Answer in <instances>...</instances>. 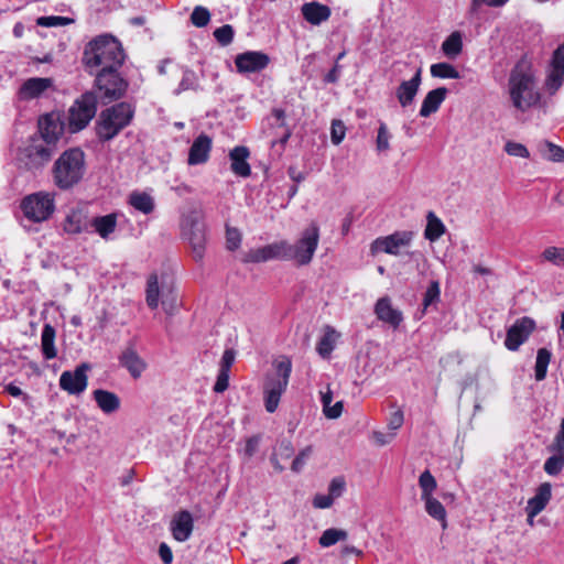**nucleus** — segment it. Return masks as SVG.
Segmentation results:
<instances>
[{
    "mask_svg": "<svg viewBox=\"0 0 564 564\" xmlns=\"http://www.w3.org/2000/svg\"><path fill=\"white\" fill-rule=\"evenodd\" d=\"M126 57L121 42L108 33L93 37L85 45L82 64L95 77L94 85L104 100H119L126 95L129 83L120 73Z\"/></svg>",
    "mask_w": 564,
    "mask_h": 564,
    "instance_id": "obj_1",
    "label": "nucleus"
},
{
    "mask_svg": "<svg viewBox=\"0 0 564 564\" xmlns=\"http://www.w3.org/2000/svg\"><path fill=\"white\" fill-rule=\"evenodd\" d=\"M37 128L41 140H32L20 150L19 161L32 170L47 162L57 141L67 132L66 113L53 110L39 117Z\"/></svg>",
    "mask_w": 564,
    "mask_h": 564,
    "instance_id": "obj_2",
    "label": "nucleus"
},
{
    "mask_svg": "<svg viewBox=\"0 0 564 564\" xmlns=\"http://www.w3.org/2000/svg\"><path fill=\"white\" fill-rule=\"evenodd\" d=\"M509 94L513 107L521 111H527L540 101L532 66L525 57L519 59L510 73Z\"/></svg>",
    "mask_w": 564,
    "mask_h": 564,
    "instance_id": "obj_3",
    "label": "nucleus"
},
{
    "mask_svg": "<svg viewBox=\"0 0 564 564\" xmlns=\"http://www.w3.org/2000/svg\"><path fill=\"white\" fill-rule=\"evenodd\" d=\"M182 237L189 243L195 261H202L206 251V226L203 210L197 204H189L181 214Z\"/></svg>",
    "mask_w": 564,
    "mask_h": 564,
    "instance_id": "obj_4",
    "label": "nucleus"
},
{
    "mask_svg": "<svg viewBox=\"0 0 564 564\" xmlns=\"http://www.w3.org/2000/svg\"><path fill=\"white\" fill-rule=\"evenodd\" d=\"M134 107L127 101H120L101 110L96 122V134L101 142L115 139L134 117Z\"/></svg>",
    "mask_w": 564,
    "mask_h": 564,
    "instance_id": "obj_5",
    "label": "nucleus"
},
{
    "mask_svg": "<svg viewBox=\"0 0 564 564\" xmlns=\"http://www.w3.org/2000/svg\"><path fill=\"white\" fill-rule=\"evenodd\" d=\"M97 111V98L93 93L78 97L66 113L67 132L70 134L84 130Z\"/></svg>",
    "mask_w": 564,
    "mask_h": 564,
    "instance_id": "obj_6",
    "label": "nucleus"
},
{
    "mask_svg": "<svg viewBox=\"0 0 564 564\" xmlns=\"http://www.w3.org/2000/svg\"><path fill=\"white\" fill-rule=\"evenodd\" d=\"M275 378L270 379L264 386V405L269 413H273L279 405L282 393L285 391L292 371V362L283 358L274 364Z\"/></svg>",
    "mask_w": 564,
    "mask_h": 564,
    "instance_id": "obj_7",
    "label": "nucleus"
},
{
    "mask_svg": "<svg viewBox=\"0 0 564 564\" xmlns=\"http://www.w3.org/2000/svg\"><path fill=\"white\" fill-rule=\"evenodd\" d=\"M24 217L32 223H43L55 212L54 195L47 192H36L26 195L20 204Z\"/></svg>",
    "mask_w": 564,
    "mask_h": 564,
    "instance_id": "obj_8",
    "label": "nucleus"
},
{
    "mask_svg": "<svg viewBox=\"0 0 564 564\" xmlns=\"http://www.w3.org/2000/svg\"><path fill=\"white\" fill-rule=\"evenodd\" d=\"M319 241V227L316 223L302 231L301 238L295 242H290V261L293 260L297 265H307L311 263Z\"/></svg>",
    "mask_w": 564,
    "mask_h": 564,
    "instance_id": "obj_9",
    "label": "nucleus"
},
{
    "mask_svg": "<svg viewBox=\"0 0 564 564\" xmlns=\"http://www.w3.org/2000/svg\"><path fill=\"white\" fill-rule=\"evenodd\" d=\"M86 169L85 153L79 148L65 150L55 161L54 176H83Z\"/></svg>",
    "mask_w": 564,
    "mask_h": 564,
    "instance_id": "obj_10",
    "label": "nucleus"
},
{
    "mask_svg": "<svg viewBox=\"0 0 564 564\" xmlns=\"http://www.w3.org/2000/svg\"><path fill=\"white\" fill-rule=\"evenodd\" d=\"M290 242L288 240H279L257 249H250L245 253L242 262L260 263L270 260L290 261Z\"/></svg>",
    "mask_w": 564,
    "mask_h": 564,
    "instance_id": "obj_11",
    "label": "nucleus"
},
{
    "mask_svg": "<svg viewBox=\"0 0 564 564\" xmlns=\"http://www.w3.org/2000/svg\"><path fill=\"white\" fill-rule=\"evenodd\" d=\"M536 327L535 321L529 316L518 318L507 330L505 346L510 351H517Z\"/></svg>",
    "mask_w": 564,
    "mask_h": 564,
    "instance_id": "obj_12",
    "label": "nucleus"
},
{
    "mask_svg": "<svg viewBox=\"0 0 564 564\" xmlns=\"http://www.w3.org/2000/svg\"><path fill=\"white\" fill-rule=\"evenodd\" d=\"M90 365L83 362L74 371L66 370L59 377V387L69 394L78 395L83 393L88 384L87 371Z\"/></svg>",
    "mask_w": 564,
    "mask_h": 564,
    "instance_id": "obj_13",
    "label": "nucleus"
},
{
    "mask_svg": "<svg viewBox=\"0 0 564 564\" xmlns=\"http://www.w3.org/2000/svg\"><path fill=\"white\" fill-rule=\"evenodd\" d=\"M270 57L261 51H247L235 58L237 70L241 74L260 73L268 67Z\"/></svg>",
    "mask_w": 564,
    "mask_h": 564,
    "instance_id": "obj_14",
    "label": "nucleus"
},
{
    "mask_svg": "<svg viewBox=\"0 0 564 564\" xmlns=\"http://www.w3.org/2000/svg\"><path fill=\"white\" fill-rule=\"evenodd\" d=\"M412 239V231H395L389 236L377 238L372 242V249L388 254L398 256L400 253V249L408 247Z\"/></svg>",
    "mask_w": 564,
    "mask_h": 564,
    "instance_id": "obj_15",
    "label": "nucleus"
},
{
    "mask_svg": "<svg viewBox=\"0 0 564 564\" xmlns=\"http://www.w3.org/2000/svg\"><path fill=\"white\" fill-rule=\"evenodd\" d=\"M119 365L124 368L133 379H139L147 369L145 360L138 354L132 341L122 349L118 357Z\"/></svg>",
    "mask_w": 564,
    "mask_h": 564,
    "instance_id": "obj_16",
    "label": "nucleus"
},
{
    "mask_svg": "<svg viewBox=\"0 0 564 564\" xmlns=\"http://www.w3.org/2000/svg\"><path fill=\"white\" fill-rule=\"evenodd\" d=\"M54 86V80L48 77H31L20 86L18 95L21 100H32L43 96V94Z\"/></svg>",
    "mask_w": 564,
    "mask_h": 564,
    "instance_id": "obj_17",
    "label": "nucleus"
},
{
    "mask_svg": "<svg viewBox=\"0 0 564 564\" xmlns=\"http://www.w3.org/2000/svg\"><path fill=\"white\" fill-rule=\"evenodd\" d=\"M422 83V69L417 68L413 77L409 80H402L395 90V96L401 105V107L405 108L410 106L420 89V85Z\"/></svg>",
    "mask_w": 564,
    "mask_h": 564,
    "instance_id": "obj_18",
    "label": "nucleus"
},
{
    "mask_svg": "<svg viewBox=\"0 0 564 564\" xmlns=\"http://www.w3.org/2000/svg\"><path fill=\"white\" fill-rule=\"evenodd\" d=\"M551 497H552V486L550 482H543L541 484L536 491H535V495L530 498L528 500V505H527V514L530 519L536 517L540 512H542L546 505L549 503V501L551 500Z\"/></svg>",
    "mask_w": 564,
    "mask_h": 564,
    "instance_id": "obj_19",
    "label": "nucleus"
},
{
    "mask_svg": "<svg viewBox=\"0 0 564 564\" xmlns=\"http://www.w3.org/2000/svg\"><path fill=\"white\" fill-rule=\"evenodd\" d=\"M194 529V520L187 510L180 511L171 522L173 536L178 542H185L189 539Z\"/></svg>",
    "mask_w": 564,
    "mask_h": 564,
    "instance_id": "obj_20",
    "label": "nucleus"
},
{
    "mask_svg": "<svg viewBox=\"0 0 564 564\" xmlns=\"http://www.w3.org/2000/svg\"><path fill=\"white\" fill-rule=\"evenodd\" d=\"M210 150L212 139L207 134L200 133L189 148L188 164L197 165L205 163L209 158Z\"/></svg>",
    "mask_w": 564,
    "mask_h": 564,
    "instance_id": "obj_21",
    "label": "nucleus"
},
{
    "mask_svg": "<svg viewBox=\"0 0 564 564\" xmlns=\"http://www.w3.org/2000/svg\"><path fill=\"white\" fill-rule=\"evenodd\" d=\"M250 151L245 145L235 147L229 152L230 167L237 176H250L251 169L248 163Z\"/></svg>",
    "mask_w": 564,
    "mask_h": 564,
    "instance_id": "obj_22",
    "label": "nucleus"
},
{
    "mask_svg": "<svg viewBox=\"0 0 564 564\" xmlns=\"http://www.w3.org/2000/svg\"><path fill=\"white\" fill-rule=\"evenodd\" d=\"M547 80L555 88H558L564 82V42L552 54Z\"/></svg>",
    "mask_w": 564,
    "mask_h": 564,
    "instance_id": "obj_23",
    "label": "nucleus"
},
{
    "mask_svg": "<svg viewBox=\"0 0 564 564\" xmlns=\"http://www.w3.org/2000/svg\"><path fill=\"white\" fill-rule=\"evenodd\" d=\"M375 313L378 319L390 324L393 327H398L402 322V313L395 310L391 305L389 297H381L375 305Z\"/></svg>",
    "mask_w": 564,
    "mask_h": 564,
    "instance_id": "obj_24",
    "label": "nucleus"
},
{
    "mask_svg": "<svg viewBox=\"0 0 564 564\" xmlns=\"http://www.w3.org/2000/svg\"><path fill=\"white\" fill-rule=\"evenodd\" d=\"M447 93L448 90L446 87H438L430 90L422 101L420 116L426 118L436 112L445 100Z\"/></svg>",
    "mask_w": 564,
    "mask_h": 564,
    "instance_id": "obj_25",
    "label": "nucleus"
},
{
    "mask_svg": "<svg viewBox=\"0 0 564 564\" xmlns=\"http://www.w3.org/2000/svg\"><path fill=\"white\" fill-rule=\"evenodd\" d=\"M93 398L105 414H112L120 409L121 401L115 392L97 389L93 392Z\"/></svg>",
    "mask_w": 564,
    "mask_h": 564,
    "instance_id": "obj_26",
    "label": "nucleus"
},
{
    "mask_svg": "<svg viewBox=\"0 0 564 564\" xmlns=\"http://www.w3.org/2000/svg\"><path fill=\"white\" fill-rule=\"evenodd\" d=\"M302 14L307 22L313 25H318L328 20L330 17V9L319 2H308L303 4Z\"/></svg>",
    "mask_w": 564,
    "mask_h": 564,
    "instance_id": "obj_27",
    "label": "nucleus"
},
{
    "mask_svg": "<svg viewBox=\"0 0 564 564\" xmlns=\"http://www.w3.org/2000/svg\"><path fill=\"white\" fill-rule=\"evenodd\" d=\"M55 337V328L51 324H44L41 335V350L45 360L54 359L57 356Z\"/></svg>",
    "mask_w": 564,
    "mask_h": 564,
    "instance_id": "obj_28",
    "label": "nucleus"
},
{
    "mask_svg": "<svg viewBox=\"0 0 564 564\" xmlns=\"http://www.w3.org/2000/svg\"><path fill=\"white\" fill-rule=\"evenodd\" d=\"M91 226L102 239L107 240L117 227V216L116 214H108L95 217L91 220Z\"/></svg>",
    "mask_w": 564,
    "mask_h": 564,
    "instance_id": "obj_29",
    "label": "nucleus"
},
{
    "mask_svg": "<svg viewBox=\"0 0 564 564\" xmlns=\"http://www.w3.org/2000/svg\"><path fill=\"white\" fill-rule=\"evenodd\" d=\"M86 228V216L79 209L70 210L63 224L65 232L70 235L80 234Z\"/></svg>",
    "mask_w": 564,
    "mask_h": 564,
    "instance_id": "obj_30",
    "label": "nucleus"
},
{
    "mask_svg": "<svg viewBox=\"0 0 564 564\" xmlns=\"http://www.w3.org/2000/svg\"><path fill=\"white\" fill-rule=\"evenodd\" d=\"M129 204L137 210L148 215L154 210V200L145 192H132L129 196Z\"/></svg>",
    "mask_w": 564,
    "mask_h": 564,
    "instance_id": "obj_31",
    "label": "nucleus"
},
{
    "mask_svg": "<svg viewBox=\"0 0 564 564\" xmlns=\"http://www.w3.org/2000/svg\"><path fill=\"white\" fill-rule=\"evenodd\" d=\"M336 338L335 329L328 326L316 345V351L322 358L327 359L330 357L336 345Z\"/></svg>",
    "mask_w": 564,
    "mask_h": 564,
    "instance_id": "obj_32",
    "label": "nucleus"
},
{
    "mask_svg": "<svg viewBox=\"0 0 564 564\" xmlns=\"http://www.w3.org/2000/svg\"><path fill=\"white\" fill-rule=\"evenodd\" d=\"M427 224L424 230V238L430 241H436L445 232V226L442 220L433 213L429 212Z\"/></svg>",
    "mask_w": 564,
    "mask_h": 564,
    "instance_id": "obj_33",
    "label": "nucleus"
},
{
    "mask_svg": "<svg viewBox=\"0 0 564 564\" xmlns=\"http://www.w3.org/2000/svg\"><path fill=\"white\" fill-rule=\"evenodd\" d=\"M425 503V511L430 517L441 522L443 529L447 527L446 510L444 506L433 496L422 499Z\"/></svg>",
    "mask_w": 564,
    "mask_h": 564,
    "instance_id": "obj_34",
    "label": "nucleus"
},
{
    "mask_svg": "<svg viewBox=\"0 0 564 564\" xmlns=\"http://www.w3.org/2000/svg\"><path fill=\"white\" fill-rule=\"evenodd\" d=\"M462 50H463V39H462V34L458 31L453 32L442 43V52L448 58H456L462 53Z\"/></svg>",
    "mask_w": 564,
    "mask_h": 564,
    "instance_id": "obj_35",
    "label": "nucleus"
},
{
    "mask_svg": "<svg viewBox=\"0 0 564 564\" xmlns=\"http://www.w3.org/2000/svg\"><path fill=\"white\" fill-rule=\"evenodd\" d=\"M551 357L552 352L547 348H540L538 350L534 366V377L536 381L545 379Z\"/></svg>",
    "mask_w": 564,
    "mask_h": 564,
    "instance_id": "obj_36",
    "label": "nucleus"
},
{
    "mask_svg": "<svg viewBox=\"0 0 564 564\" xmlns=\"http://www.w3.org/2000/svg\"><path fill=\"white\" fill-rule=\"evenodd\" d=\"M431 75L436 78H449V79H458L460 78L459 72L452 65L445 62L436 63L431 65L430 68Z\"/></svg>",
    "mask_w": 564,
    "mask_h": 564,
    "instance_id": "obj_37",
    "label": "nucleus"
},
{
    "mask_svg": "<svg viewBox=\"0 0 564 564\" xmlns=\"http://www.w3.org/2000/svg\"><path fill=\"white\" fill-rule=\"evenodd\" d=\"M440 299H441L440 282L437 280H433L430 282V285L423 296L422 314H424L427 311V308L431 307L432 305L437 304L440 302Z\"/></svg>",
    "mask_w": 564,
    "mask_h": 564,
    "instance_id": "obj_38",
    "label": "nucleus"
},
{
    "mask_svg": "<svg viewBox=\"0 0 564 564\" xmlns=\"http://www.w3.org/2000/svg\"><path fill=\"white\" fill-rule=\"evenodd\" d=\"M540 153L543 158L553 162L564 161V149L549 141H544L539 145Z\"/></svg>",
    "mask_w": 564,
    "mask_h": 564,
    "instance_id": "obj_39",
    "label": "nucleus"
},
{
    "mask_svg": "<svg viewBox=\"0 0 564 564\" xmlns=\"http://www.w3.org/2000/svg\"><path fill=\"white\" fill-rule=\"evenodd\" d=\"M347 535L348 534L345 530L330 528L322 533L318 543L323 547H329L336 544L338 541L345 540Z\"/></svg>",
    "mask_w": 564,
    "mask_h": 564,
    "instance_id": "obj_40",
    "label": "nucleus"
},
{
    "mask_svg": "<svg viewBox=\"0 0 564 564\" xmlns=\"http://www.w3.org/2000/svg\"><path fill=\"white\" fill-rule=\"evenodd\" d=\"M159 281L156 274H151L147 283V304L150 308H156L159 306Z\"/></svg>",
    "mask_w": 564,
    "mask_h": 564,
    "instance_id": "obj_41",
    "label": "nucleus"
},
{
    "mask_svg": "<svg viewBox=\"0 0 564 564\" xmlns=\"http://www.w3.org/2000/svg\"><path fill=\"white\" fill-rule=\"evenodd\" d=\"M419 485L422 490L421 499L432 497L433 491L437 487L436 480L430 470H424L420 475Z\"/></svg>",
    "mask_w": 564,
    "mask_h": 564,
    "instance_id": "obj_42",
    "label": "nucleus"
},
{
    "mask_svg": "<svg viewBox=\"0 0 564 564\" xmlns=\"http://www.w3.org/2000/svg\"><path fill=\"white\" fill-rule=\"evenodd\" d=\"M564 468V456L554 454L544 462L543 469L550 476L558 475Z\"/></svg>",
    "mask_w": 564,
    "mask_h": 564,
    "instance_id": "obj_43",
    "label": "nucleus"
},
{
    "mask_svg": "<svg viewBox=\"0 0 564 564\" xmlns=\"http://www.w3.org/2000/svg\"><path fill=\"white\" fill-rule=\"evenodd\" d=\"M217 43L221 46H227L232 43L235 30L230 24H224L217 28L213 33Z\"/></svg>",
    "mask_w": 564,
    "mask_h": 564,
    "instance_id": "obj_44",
    "label": "nucleus"
},
{
    "mask_svg": "<svg viewBox=\"0 0 564 564\" xmlns=\"http://www.w3.org/2000/svg\"><path fill=\"white\" fill-rule=\"evenodd\" d=\"M197 87H198V79H197L195 72H193L191 69H184L181 83H180L177 89L175 90V93L180 94L181 91H185L188 89L195 90V89H197Z\"/></svg>",
    "mask_w": 564,
    "mask_h": 564,
    "instance_id": "obj_45",
    "label": "nucleus"
},
{
    "mask_svg": "<svg viewBox=\"0 0 564 564\" xmlns=\"http://www.w3.org/2000/svg\"><path fill=\"white\" fill-rule=\"evenodd\" d=\"M542 257L545 261H549L556 267H564V247H547L542 252Z\"/></svg>",
    "mask_w": 564,
    "mask_h": 564,
    "instance_id": "obj_46",
    "label": "nucleus"
},
{
    "mask_svg": "<svg viewBox=\"0 0 564 564\" xmlns=\"http://www.w3.org/2000/svg\"><path fill=\"white\" fill-rule=\"evenodd\" d=\"M210 21V13L207 8L197 6L194 8L192 14H191V22L196 28H204L206 26Z\"/></svg>",
    "mask_w": 564,
    "mask_h": 564,
    "instance_id": "obj_47",
    "label": "nucleus"
},
{
    "mask_svg": "<svg viewBox=\"0 0 564 564\" xmlns=\"http://www.w3.org/2000/svg\"><path fill=\"white\" fill-rule=\"evenodd\" d=\"M547 451L564 456V417L562 419L560 429L556 432L552 444L547 447Z\"/></svg>",
    "mask_w": 564,
    "mask_h": 564,
    "instance_id": "obj_48",
    "label": "nucleus"
},
{
    "mask_svg": "<svg viewBox=\"0 0 564 564\" xmlns=\"http://www.w3.org/2000/svg\"><path fill=\"white\" fill-rule=\"evenodd\" d=\"M547 451L564 456V417L562 419L560 429L556 432L552 444L547 447Z\"/></svg>",
    "mask_w": 564,
    "mask_h": 564,
    "instance_id": "obj_49",
    "label": "nucleus"
},
{
    "mask_svg": "<svg viewBox=\"0 0 564 564\" xmlns=\"http://www.w3.org/2000/svg\"><path fill=\"white\" fill-rule=\"evenodd\" d=\"M70 22H73L72 19L58 15L40 17L36 21L37 25L45 28L63 26L69 24Z\"/></svg>",
    "mask_w": 564,
    "mask_h": 564,
    "instance_id": "obj_50",
    "label": "nucleus"
},
{
    "mask_svg": "<svg viewBox=\"0 0 564 564\" xmlns=\"http://www.w3.org/2000/svg\"><path fill=\"white\" fill-rule=\"evenodd\" d=\"M390 138L391 135L388 131L387 124L384 122H380L376 140L378 151H386L389 149Z\"/></svg>",
    "mask_w": 564,
    "mask_h": 564,
    "instance_id": "obj_51",
    "label": "nucleus"
},
{
    "mask_svg": "<svg viewBox=\"0 0 564 564\" xmlns=\"http://www.w3.org/2000/svg\"><path fill=\"white\" fill-rule=\"evenodd\" d=\"M346 127L341 120H333L330 126V139L335 145H338L345 138Z\"/></svg>",
    "mask_w": 564,
    "mask_h": 564,
    "instance_id": "obj_52",
    "label": "nucleus"
},
{
    "mask_svg": "<svg viewBox=\"0 0 564 564\" xmlns=\"http://www.w3.org/2000/svg\"><path fill=\"white\" fill-rule=\"evenodd\" d=\"M505 151L511 156L529 158V151L527 147L519 142L508 141L505 144Z\"/></svg>",
    "mask_w": 564,
    "mask_h": 564,
    "instance_id": "obj_53",
    "label": "nucleus"
},
{
    "mask_svg": "<svg viewBox=\"0 0 564 564\" xmlns=\"http://www.w3.org/2000/svg\"><path fill=\"white\" fill-rule=\"evenodd\" d=\"M226 243L227 248L230 251H234L239 248L241 243V234L236 228H229L227 227L226 230Z\"/></svg>",
    "mask_w": 564,
    "mask_h": 564,
    "instance_id": "obj_54",
    "label": "nucleus"
},
{
    "mask_svg": "<svg viewBox=\"0 0 564 564\" xmlns=\"http://www.w3.org/2000/svg\"><path fill=\"white\" fill-rule=\"evenodd\" d=\"M508 1L509 0H471L469 13L471 15L476 14L482 4L491 8H500L503 7Z\"/></svg>",
    "mask_w": 564,
    "mask_h": 564,
    "instance_id": "obj_55",
    "label": "nucleus"
},
{
    "mask_svg": "<svg viewBox=\"0 0 564 564\" xmlns=\"http://www.w3.org/2000/svg\"><path fill=\"white\" fill-rule=\"evenodd\" d=\"M312 453L311 446L302 449L299 455L293 459L291 469L295 473H300L306 464L307 458Z\"/></svg>",
    "mask_w": 564,
    "mask_h": 564,
    "instance_id": "obj_56",
    "label": "nucleus"
},
{
    "mask_svg": "<svg viewBox=\"0 0 564 564\" xmlns=\"http://www.w3.org/2000/svg\"><path fill=\"white\" fill-rule=\"evenodd\" d=\"M346 482L343 477H335L332 479L328 494L333 497V499L340 497L344 494Z\"/></svg>",
    "mask_w": 564,
    "mask_h": 564,
    "instance_id": "obj_57",
    "label": "nucleus"
},
{
    "mask_svg": "<svg viewBox=\"0 0 564 564\" xmlns=\"http://www.w3.org/2000/svg\"><path fill=\"white\" fill-rule=\"evenodd\" d=\"M228 386H229V371L219 369L218 375H217V380L214 386V391L216 393H223L224 391L227 390Z\"/></svg>",
    "mask_w": 564,
    "mask_h": 564,
    "instance_id": "obj_58",
    "label": "nucleus"
},
{
    "mask_svg": "<svg viewBox=\"0 0 564 564\" xmlns=\"http://www.w3.org/2000/svg\"><path fill=\"white\" fill-rule=\"evenodd\" d=\"M235 358H236V351L231 348L226 349L223 354L219 369L230 372V368H231L232 364L235 362Z\"/></svg>",
    "mask_w": 564,
    "mask_h": 564,
    "instance_id": "obj_59",
    "label": "nucleus"
},
{
    "mask_svg": "<svg viewBox=\"0 0 564 564\" xmlns=\"http://www.w3.org/2000/svg\"><path fill=\"white\" fill-rule=\"evenodd\" d=\"M334 499L328 495H316L313 498V507L316 509H327L333 506Z\"/></svg>",
    "mask_w": 564,
    "mask_h": 564,
    "instance_id": "obj_60",
    "label": "nucleus"
},
{
    "mask_svg": "<svg viewBox=\"0 0 564 564\" xmlns=\"http://www.w3.org/2000/svg\"><path fill=\"white\" fill-rule=\"evenodd\" d=\"M341 69H343L341 65L334 63L333 68L328 73L325 74L323 82L325 84L337 83L341 76Z\"/></svg>",
    "mask_w": 564,
    "mask_h": 564,
    "instance_id": "obj_61",
    "label": "nucleus"
},
{
    "mask_svg": "<svg viewBox=\"0 0 564 564\" xmlns=\"http://www.w3.org/2000/svg\"><path fill=\"white\" fill-rule=\"evenodd\" d=\"M343 409V401H337L334 405H328V408L324 409L323 412L327 419L335 420L341 415Z\"/></svg>",
    "mask_w": 564,
    "mask_h": 564,
    "instance_id": "obj_62",
    "label": "nucleus"
},
{
    "mask_svg": "<svg viewBox=\"0 0 564 564\" xmlns=\"http://www.w3.org/2000/svg\"><path fill=\"white\" fill-rule=\"evenodd\" d=\"M403 422H404L403 412L401 410H397L395 412H393L390 415L389 422H388V427L392 431H397L402 426Z\"/></svg>",
    "mask_w": 564,
    "mask_h": 564,
    "instance_id": "obj_63",
    "label": "nucleus"
},
{
    "mask_svg": "<svg viewBox=\"0 0 564 564\" xmlns=\"http://www.w3.org/2000/svg\"><path fill=\"white\" fill-rule=\"evenodd\" d=\"M259 443H260L259 436L253 435V436L249 437L247 440L246 446H245L246 456L252 457L256 454V452L258 451Z\"/></svg>",
    "mask_w": 564,
    "mask_h": 564,
    "instance_id": "obj_64",
    "label": "nucleus"
}]
</instances>
